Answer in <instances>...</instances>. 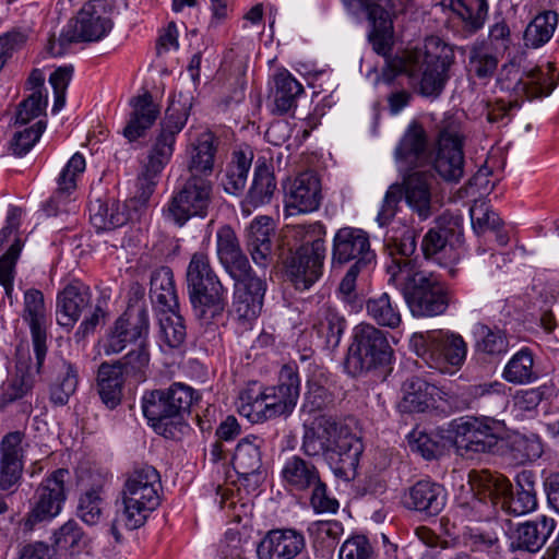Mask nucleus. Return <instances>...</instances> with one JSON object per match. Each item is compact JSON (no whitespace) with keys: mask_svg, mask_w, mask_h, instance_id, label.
Masks as SVG:
<instances>
[{"mask_svg":"<svg viewBox=\"0 0 559 559\" xmlns=\"http://www.w3.org/2000/svg\"><path fill=\"white\" fill-rule=\"evenodd\" d=\"M454 61L453 48L438 36H429L421 47L388 58L381 80L393 84L399 75L417 79V92L429 98L441 95L449 80L448 70Z\"/></svg>","mask_w":559,"mask_h":559,"instance_id":"1","label":"nucleus"},{"mask_svg":"<svg viewBox=\"0 0 559 559\" xmlns=\"http://www.w3.org/2000/svg\"><path fill=\"white\" fill-rule=\"evenodd\" d=\"M389 283L402 293L411 313L417 318L437 317L449 307L443 284L432 273L417 271L413 261L394 262L386 266Z\"/></svg>","mask_w":559,"mask_h":559,"instance_id":"2","label":"nucleus"},{"mask_svg":"<svg viewBox=\"0 0 559 559\" xmlns=\"http://www.w3.org/2000/svg\"><path fill=\"white\" fill-rule=\"evenodd\" d=\"M186 283L194 318L202 325H216L227 306V289L213 270L206 252L198 251L192 254L187 267Z\"/></svg>","mask_w":559,"mask_h":559,"instance_id":"3","label":"nucleus"},{"mask_svg":"<svg viewBox=\"0 0 559 559\" xmlns=\"http://www.w3.org/2000/svg\"><path fill=\"white\" fill-rule=\"evenodd\" d=\"M468 477L472 490L479 500L489 499L509 514H526L537 507L535 476L530 471L518 474L515 491L509 479L497 472L472 471Z\"/></svg>","mask_w":559,"mask_h":559,"instance_id":"4","label":"nucleus"},{"mask_svg":"<svg viewBox=\"0 0 559 559\" xmlns=\"http://www.w3.org/2000/svg\"><path fill=\"white\" fill-rule=\"evenodd\" d=\"M188 109L173 102L166 109L160 121V129L152 144L141 174L138 177V193L130 203L145 205L153 194L157 179L174 154L176 136L181 132L188 120Z\"/></svg>","mask_w":559,"mask_h":559,"instance_id":"5","label":"nucleus"},{"mask_svg":"<svg viewBox=\"0 0 559 559\" xmlns=\"http://www.w3.org/2000/svg\"><path fill=\"white\" fill-rule=\"evenodd\" d=\"M296 235L300 237L302 245L287 258L285 270L295 288L306 290L322 275L325 228L319 222L299 225Z\"/></svg>","mask_w":559,"mask_h":559,"instance_id":"6","label":"nucleus"},{"mask_svg":"<svg viewBox=\"0 0 559 559\" xmlns=\"http://www.w3.org/2000/svg\"><path fill=\"white\" fill-rule=\"evenodd\" d=\"M162 483L156 468L135 467L128 476L123 491L121 520L129 530L142 526L148 514L160 503Z\"/></svg>","mask_w":559,"mask_h":559,"instance_id":"7","label":"nucleus"},{"mask_svg":"<svg viewBox=\"0 0 559 559\" xmlns=\"http://www.w3.org/2000/svg\"><path fill=\"white\" fill-rule=\"evenodd\" d=\"M411 347L427 366L442 373L455 372L467 355V344L462 335L444 330L415 333Z\"/></svg>","mask_w":559,"mask_h":559,"instance_id":"8","label":"nucleus"},{"mask_svg":"<svg viewBox=\"0 0 559 559\" xmlns=\"http://www.w3.org/2000/svg\"><path fill=\"white\" fill-rule=\"evenodd\" d=\"M198 400L199 395L191 386L176 382L167 389L145 394L143 414L157 432L166 435L167 420L182 419Z\"/></svg>","mask_w":559,"mask_h":559,"instance_id":"9","label":"nucleus"},{"mask_svg":"<svg viewBox=\"0 0 559 559\" xmlns=\"http://www.w3.org/2000/svg\"><path fill=\"white\" fill-rule=\"evenodd\" d=\"M392 348L383 331L369 323L355 328L345 360L346 371L359 376L391 360Z\"/></svg>","mask_w":559,"mask_h":559,"instance_id":"10","label":"nucleus"},{"mask_svg":"<svg viewBox=\"0 0 559 559\" xmlns=\"http://www.w3.org/2000/svg\"><path fill=\"white\" fill-rule=\"evenodd\" d=\"M100 0L88 1L63 27L58 38L51 37L48 41V51L57 57L62 56L69 46L79 41H97L111 29L110 19L103 15L98 8Z\"/></svg>","mask_w":559,"mask_h":559,"instance_id":"11","label":"nucleus"},{"mask_svg":"<svg viewBox=\"0 0 559 559\" xmlns=\"http://www.w3.org/2000/svg\"><path fill=\"white\" fill-rule=\"evenodd\" d=\"M353 13L365 12L371 25L368 39L372 49L386 57L393 45L392 16L405 11L407 0H342Z\"/></svg>","mask_w":559,"mask_h":559,"instance_id":"12","label":"nucleus"},{"mask_svg":"<svg viewBox=\"0 0 559 559\" xmlns=\"http://www.w3.org/2000/svg\"><path fill=\"white\" fill-rule=\"evenodd\" d=\"M213 201V182L209 178L188 177L182 186L174 191L163 210L166 219L182 227L193 218H204Z\"/></svg>","mask_w":559,"mask_h":559,"instance_id":"13","label":"nucleus"},{"mask_svg":"<svg viewBox=\"0 0 559 559\" xmlns=\"http://www.w3.org/2000/svg\"><path fill=\"white\" fill-rule=\"evenodd\" d=\"M464 164L461 123L448 116L439 126L433 169L445 182L457 183L464 176Z\"/></svg>","mask_w":559,"mask_h":559,"instance_id":"14","label":"nucleus"},{"mask_svg":"<svg viewBox=\"0 0 559 559\" xmlns=\"http://www.w3.org/2000/svg\"><path fill=\"white\" fill-rule=\"evenodd\" d=\"M71 481L68 468H58L47 475L35 491V502L24 519V526L33 530L40 522L56 518L67 500V491Z\"/></svg>","mask_w":559,"mask_h":559,"instance_id":"15","label":"nucleus"},{"mask_svg":"<svg viewBox=\"0 0 559 559\" xmlns=\"http://www.w3.org/2000/svg\"><path fill=\"white\" fill-rule=\"evenodd\" d=\"M91 312L79 326L75 336L84 337L99 322L102 309L95 307L92 310V295L90 288L75 282L67 285L57 296V322L61 326L71 329L84 312Z\"/></svg>","mask_w":559,"mask_h":559,"instance_id":"16","label":"nucleus"},{"mask_svg":"<svg viewBox=\"0 0 559 559\" xmlns=\"http://www.w3.org/2000/svg\"><path fill=\"white\" fill-rule=\"evenodd\" d=\"M452 427L455 447L474 453L490 452L506 432L504 423L492 417L460 418Z\"/></svg>","mask_w":559,"mask_h":559,"instance_id":"17","label":"nucleus"},{"mask_svg":"<svg viewBox=\"0 0 559 559\" xmlns=\"http://www.w3.org/2000/svg\"><path fill=\"white\" fill-rule=\"evenodd\" d=\"M150 330L148 311L141 306L129 307L115 322L103 348L106 355L119 354L129 343L145 340Z\"/></svg>","mask_w":559,"mask_h":559,"instance_id":"18","label":"nucleus"},{"mask_svg":"<svg viewBox=\"0 0 559 559\" xmlns=\"http://www.w3.org/2000/svg\"><path fill=\"white\" fill-rule=\"evenodd\" d=\"M362 451L361 440L347 426L342 425L324 459L335 476L348 481L357 475Z\"/></svg>","mask_w":559,"mask_h":559,"instance_id":"19","label":"nucleus"},{"mask_svg":"<svg viewBox=\"0 0 559 559\" xmlns=\"http://www.w3.org/2000/svg\"><path fill=\"white\" fill-rule=\"evenodd\" d=\"M433 176L425 170L406 171L400 186L407 206L420 221L430 218L439 207L432 194Z\"/></svg>","mask_w":559,"mask_h":559,"instance_id":"20","label":"nucleus"},{"mask_svg":"<svg viewBox=\"0 0 559 559\" xmlns=\"http://www.w3.org/2000/svg\"><path fill=\"white\" fill-rule=\"evenodd\" d=\"M285 210L290 214L317 211L322 201L321 181L313 171H304L284 185Z\"/></svg>","mask_w":559,"mask_h":559,"instance_id":"21","label":"nucleus"},{"mask_svg":"<svg viewBox=\"0 0 559 559\" xmlns=\"http://www.w3.org/2000/svg\"><path fill=\"white\" fill-rule=\"evenodd\" d=\"M23 319L31 330L36 370H39L47 354V317L44 295L40 290L28 289L25 292Z\"/></svg>","mask_w":559,"mask_h":559,"instance_id":"22","label":"nucleus"},{"mask_svg":"<svg viewBox=\"0 0 559 559\" xmlns=\"http://www.w3.org/2000/svg\"><path fill=\"white\" fill-rule=\"evenodd\" d=\"M369 258V263L376 260L374 252L370 249L368 234L359 228H340L333 238L332 264L343 265L350 261L361 262Z\"/></svg>","mask_w":559,"mask_h":559,"instance_id":"23","label":"nucleus"},{"mask_svg":"<svg viewBox=\"0 0 559 559\" xmlns=\"http://www.w3.org/2000/svg\"><path fill=\"white\" fill-rule=\"evenodd\" d=\"M28 443L25 433L19 430L8 432L0 441L1 484L13 485L23 481Z\"/></svg>","mask_w":559,"mask_h":559,"instance_id":"24","label":"nucleus"},{"mask_svg":"<svg viewBox=\"0 0 559 559\" xmlns=\"http://www.w3.org/2000/svg\"><path fill=\"white\" fill-rule=\"evenodd\" d=\"M236 281V312L245 320L255 319L263 307L266 283L257 276L251 267L245 271L243 275L231 276Z\"/></svg>","mask_w":559,"mask_h":559,"instance_id":"25","label":"nucleus"},{"mask_svg":"<svg viewBox=\"0 0 559 559\" xmlns=\"http://www.w3.org/2000/svg\"><path fill=\"white\" fill-rule=\"evenodd\" d=\"M305 549L302 533L293 528H276L261 539L257 554L259 559H295Z\"/></svg>","mask_w":559,"mask_h":559,"instance_id":"26","label":"nucleus"},{"mask_svg":"<svg viewBox=\"0 0 559 559\" xmlns=\"http://www.w3.org/2000/svg\"><path fill=\"white\" fill-rule=\"evenodd\" d=\"M402 502L408 510L417 511L428 516H436L445 507L447 491L438 483L421 479L404 492Z\"/></svg>","mask_w":559,"mask_h":559,"instance_id":"27","label":"nucleus"},{"mask_svg":"<svg viewBox=\"0 0 559 559\" xmlns=\"http://www.w3.org/2000/svg\"><path fill=\"white\" fill-rule=\"evenodd\" d=\"M300 389V380L296 370L284 366L280 372V382L275 386H266L264 397L270 404L274 418L288 415L295 408Z\"/></svg>","mask_w":559,"mask_h":559,"instance_id":"28","label":"nucleus"},{"mask_svg":"<svg viewBox=\"0 0 559 559\" xmlns=\"http://www.w3.org/2000/svg\"><path fill=\"white\" fill-rule=\"evenodd\" d=\"M395 159L403 173L425 165L428 160V140L425 129L412 122L395 148Z\"/></svg>","mask_w":559,"mask_h":559,"instance_id":"29","label":"nucleus"},{"mask_svg":"<svg viewBox=\"0 0 559 559\" xmlns=\"http://www.w3.org/2000/svg\"><path fill=\"white\" fill-rule=\"evenodd\" d=\"M341 427L342 424L330 415L316 416L309 425L305 426L301 450L310 457H325Z\"/></svg>","mask_w":559,"mask_h":559,"instance_id":"30","label":"nucleus"},{"mask_svg":"<svg viewBox=\"0 0 559 559\" xmlns=\"http://www.w3.org/2000/svg\"><path fill=\"white\" fill-rule=\"evenodd\" d=\"M277 189L273 167L264 158H259L253 171L252 185L241 201V211L250 215L253 210L271 203Z\"/></svg>","mask_w":559,"mask_h":559,"instance_id":"31","label":"nucleus"},{"mask_svg":"<svg viewBox=\"0 0 559 559\" xmlns=\"http://www.w3.org/2000/svg\"><path fill=\"white\" fill-rule=\"evenodd\" d=\"M555 527L554 519L545 515L521 523L509 535L510 547L512 550L536 552L545 545Z\"/></svg>","mask_w":559,"mask_h":559,"instance_id":"32","label":"nucleus"},{"mask_svg":"<svg viewBox=\"0 0 559 559\" xmlns=\"http://www.w3.org/2000/svg\"><path fill=\"white\" fill-rule=\"evenodd\" d=\"M281 477L289 491L308 492L311 487L319 484L321 475L313 462L294 454L284 461Z\"/></svg>","mask_w":559,"mask_h":559,"instance_id":"33","label":"nucleus"},{"mask_svg":"<svg viewBox=\"0 0 559 559\" xmlns=\"http://www.w3.org/2000/svg\"><path fill=\"white\" fill-rule=\"evenodd\" d=\"M217 257L230 276H240L250 267L246 254L242 252L238 238L229 225L218 228L216 234Z\"/></svg>","mask_w":559,"mask_h":559,"instance_id":"34","label":"nucleus"},{"mask_svg":"<svg viewBox=\"0 0 559 559\" xmlns=\"http://www.w3.org/2000/svg\"><path fill=\"white\" fill-rule=\"evenodd\" d=\"M264 440L258 436H247L242 438L233 456V465L236 472L245 479L253 478L254 484L262 479V454L261 447Z\"/></svg>","mask_w":559,"mask_h":559,"instance_id":"35","label":"nucleus"},{"mask_svg":"<svg viewBox=\"0 0 559 559\" xmlns=\"http://www.w3.org/2000/svg\"><path fill=\"white\" fill-rule=\"evenodd\" d=\"M130 105L132 111L123 129V135L130 142H133L144 136L146 131L151 129L159 115V108L154 103L152 95L147 92L133 97L130 100Z\"/></svg>","mask_w":559,"mask_h":559,"instance_id":"36","label":"nucleus"},{"mask_svg":"<svg viewBox=\"0 0 559 559\" xmlns=\"http://www.w3.org/2000/svg\"><path fill=\"white\" fill-rule=\"evenodd\" d=\"M217 146L218 140L212 132L206 131L199 134L188 151L189 177L209 178L212 175Z\"/></svg>","mask_w":559,"mask_h":559,"instance_id":"37","label":"nucleus"},{"mask_svg":"<svg viewBox=\"0 0 559 559\" xmlns=\"http://www.w3.org/2000/svg\"><path fill=\"white\" fill-rule=\"evenodd\" d=\"M273 219L269 216L255 218L248 228V249L255 264L266 266L272 260Z\"/></svg>","mask_w":559,"mask_h":559,"instance_id":"38","label":"nucleus"},{"mask_svg":"<svg viewBox=\"0 0 559 559\" xmlns=\"http://www.w3.org/2000/svg\"><path fill=\"white\" fill-rule=\"evenodd\" d=\"M85 158L82 154L75 153L61 170L57 179V189L53 195L47 201L45 212L47 215H57L63 200L76 189V179L85 170Z\"/></svg>","mask_w":559,"mask_h":559,"instance_id":"39","label":"nucleus"},{"mask_svg":"<svg viewBox=\"0 0 559 559\" xmlns=\"http://www.w3.org/2000/svg\"><path fill=\"white\" fill-rule=\"evenodd\" d=\"M128 205L118 201L96 199L90 201V219L97 230H111L123 226L130 219Z\"/></svg>","mask_w":559,"mask_h":559,"instance_id":"40","label":"nucleus"},{"mask_svg":"<svg viewBox=\"0 0 559 559\" xmlns=\"http://www.w3.org/2000/svg\"><path fill=\"white\" fill-rule=\"evenodd\" d=\"M437 388L419 377L406 379L399 403L402 413H423L431 405Z\"/></svg>","mask_w":559,"mask_h":559,"instance_id":"41","label":"nucleus"},{"mask_svg":"<svg viewBox=\"0 0 559 559\" xmlns=\"http://www.w3.org/2000/svg\"><path fill=\"white\" fill-rule=\"evenodd\" d=\"M126 374L115 362H103L97 372V391L102 402L109 408H116L122 399Z\"/></svg>","mask_w":559,"mask_h":559,"instance_id":"42","label":"nucleus"},{"mask_svg":"<svg viewBox=\"0 0 559 559\" xmlns=\"http://www.w3.org/2000/svg\"><path fill=\"white\" fill-rule=\"evenodd\" d=\"M52 546L60 552L76 556L87 552L91 546L90 536L75 520H68L52 534Z\"/></svg>","mask_w":559,"mask_h":559,"instance_id":"43","label":"nucleus"},{"mask_svg":"<svg viewBox=\"0 0 559 559\" xmlns=\"http://www.w3.org/2000/svg\"><path fill=\"white\" fill-rule=\"evenodd\" d=\"M345 325V318L334 307L324 304L318 309L312 326L325 346L334 348L341 342Z\"/></svg>","mask_w":559,"mask_h":559,"instance_id":"44","label":"nucleus"},{"mask_svg":"<svg viewBox=\"0 0 559 559\" xmlns=\"http://www.w3.org/2000/svg\"><path fill=\"white\" fill-rule=\"evenodd\" d=\"M443 2L460 20L464 31L473 34L483 28L488 16L487 0H443Z\"/></svg>","mask_w":559,"mask_h":559,"instance_id":"45","label":"nucleus"},{"mask_svg":"<svg viewBox=\"0 0 559 559\" xmlns=\"http://www.w3.org/2000/svg\"><path fill=\"white\" fill-rule=\"evenodd\" d=\"M252 160L253 152L251 148L233 152L231 159L222 179V185L226 193L238 195L242 192L246 187Z\"/></svg>","mask_w":559,"mask_h":559,"instance_id":"46","label":"nucleus"},{"mask_svg":"<svg viewBox=\"0 0 559 559\" xmlns=\"http://www.w3.org/2000/svg\"><path fill=\"white\" fill-rule=\"evenodd\" d=\"M15 368V377L3 389L2 399L4 402L11 403L22 399L33 388L34 376L40 372V370H36V362L33 364L29 355L23 352L17 353Z\"/></svg>","mask_w":559,"mask_h":559,"instance_id":"47","label":"nucleus"},{"mask_svg":"<svg viewBox=\"0 0 559 559\" xmlns=\"http://www.w3.org/2000/svg\"><path fill=\"white\" fill-rule=\"evenodd\" d=\"M269 405L264 397L263 386L257 382L250 383L240 392L238 411L252 423L274 418Z\"/></svg>","mask_w":559,"mask_h":559,"instance_id":"48","label":"nucleus"},{"mask_svg":"<svg viewBox=\"0 0 559 559\" xmlns=\"http://www.w3.org/2000/svg\"><path fill=\"white\" fill-rule=\"evenodd\" d=\"M475 345L477 354L497 358L507 354L509 340L504 331L498 328H490L483 323L474 326Z\"/></svg>","mask_w":559,"mask_h":559,"instance_id":"49","label":"nucleus"},{"mask_svg":"<svg viewBox=\"0 0 559 559\" xmlns=\"http://www.w3.org/2000/svg\"><path fill=\"white\" fill-rule=\"evenodd\" d=\"M150 285L152 302L160 306L162 310L178 308L174 274L170 267L162 266L153 271Z\"/></svg>","mask_w":559,"mask_h":559,"instance_id":"50","label":"nucleus"},{"mask_svg":"<svg viewBox=\"0 0 559 559\" xmlns=\"http://www.w3.org/2000/svg\"><path fill=\"white\" fill-rule=\"evenodd\" d=\"M369 318L380 326L397 328L402 322L399 305L388 293L371 297L366 301Z\"/></svg>","mask_w":559,"mask_h":559,"instance_id":"51","label":"nucleus"},{"mask_svg":"<svg viewBox=\"0 0 559 559\" xmlns=\"http://www.w3.org/2000/svg\"><path fill=\"white\" fill-rule=\"evenodd\" d=\"M408 443L411 450L420 454L425 460H435L448 450L452 439L439 432L414 430L408 436Z\"/></svg>","mask_w":559,"mask_h":559,"instance_id":"52","label":"nucleus"},{"mask_svg":"<svg viewBox=\"0 0 559 559\" xmlns=\"http://www.w3.org/2000/svg\"><path fill=\"white\" fill-rule=\"evenodd\" d=\"M559 15L555 11L537 14L526 26L524 41L527 47L538 48L550 40L558 26Z\"/></svg>","mask_w":559,"mask_h":559,"instance_id":"53","label":"nucleus"},{"mask_svg":"<svg viewBox=\"0 0 559 559\" xmlns=\"http://www.w3.org/2000/svg\"><path fill=\"white\" fill-rule=\"evenodd\" d=\"M503 378L514 384L535 381L538 373L534 368V356L528 348H522L514 354L504 367Z\"/></svg>","mask_w":559,"mask_h":559,"instance_id":"54","label":"nucleus"},{"mask_svg":"<svg viewBox=\"0 0 559 559\" xmlns=\"http://www.w3.org/2000/svg\"><path fill=\"white\" fill-rule=\"evenodd\" d=\"M160 340L169 348H179L185 344L187 337V328L183 317L178 308L163 309L159 317Z\"/></svg>","mask_w":559,"mask_h":559,"instance_id":"55","label":"nucleus"},{"mask_svg":"<svg viewBox=\"0 0 559 559\" xmlns=\"http://www.w3.org/2000/svg\"><path fill=\"white\" fill-rule=\"evenodd\" d=\"M555 67L548 62L546 70L536 67L525 73L528 82H524L522 76L516 79L515 86H521L523 91L531 93L533 96H548L557 86L558 79L554 75Z\"/></svg>","mask_w":559,"mask_h":559,"instance_id":"56","label":"nucleus"},{"mask_svg":"<svg viewBox=\"0 0 559 559\" xmlns=\"http://www.w3.org/2000/svg\"><path fill=\"white\" fill-rule=\"evenodd\" d=\"M499 63L498 52H492L485 44L473 45L468 52L467 70L479 80L493 76Z\"/></svg>","mask_w":559,"mask_h":559,"instance_id":"57","label":"nucleus"},{"mask_svg":"<svg viewBox=\"0 0 559 559\" xmlns=\"http://www.w3.org/2000/svg\"><path fill=\"white\" fill-rule=\"evenodd\" d=\"M59 376L50 388V401L56 406H63L78 386V370L69 361L60 360Z\"/></svg>","mask_w":559,"mask_h":559,"instance_id":"58","label":"nucleus"},{"mask_svg":"<svg viewBox=\"0 0 559 559\" xmlns=\"http://www.w3.org/2000/svg\"><path fill=\"white\" fill-rule=\"evenodd\" d=\"M304 92L302 85L287 71L275 76L274 104L278 112L285 114L296 106V99Z\"/></svg>","mask_w":559,"mask_h":559,"instance_id":"59","label":"nucleus"},{"mask_svg":"<svg viewBox=\"0 0 559 559\" xmlns=\"http://www.w3.org/2000/svg\"><path fill=\"white\" fill-rule=\"evenodd\" d=\"M115 364L120 366L127 378H133L136 382L144 381L150 365V353L145 340H141L136 348L116 360Z\"/></svg>","mask_w":559,"mask_h":559,"instance_id":"60","label":"nucleus"},{"mask_svg":"<svg viewBox=\"0 0 559 559\" xmlns=\"http://www.w3.org/2000/svg\"><path fill=\"white\" fill-rule=\"evenodd\" d=\"M104 504L100 486L87 489L79 498L78 516L87 525H95L102 518Z\"/></svg>","mask_w":559,"mask_h":559,"instance_id":"61","label":"nucleus"},{"mask_svg":"<svg viewBox=\"0 0 559 559\" xmlns=\"http://www.w3.org/2000/svg\"><path fill=\"white\" fill-rule=\"evenodd\" d=\"M417 231L411 227L404 226L401 231L391 230L385 239L389 247H393L401 255L400 259H392L390 264L394 262H404L405 260L412 261L409 257L416 251L417 248Z\"/></svg>","mask_w":559,"mask_h":559,"instance_id":"62","label":"nucleus"},{"mask_svg":"<svg viewBox=\"0 0 559 559\" xmlns=\"http://www.w3.org/2000/svg\"><path fill=\"white\" fill-rule=\"evenodd\" d=\"M22 241L14 238L7 252L0 258V284L4 287L8 297L13 290L14 266L22 250Z\"/></svg>","mask_w":559,"mask_h":559,"instance_id":"63","label":"nucleus"},{"mask_svg":"<svg viewBox=\"0 0 559 559\" xmlns=\"http://www.w3.org/2000/svg\"><path fill=\"white\" fill-rule=\"evenodd\" d=\"M338 559H374V551L366 536L355 535L343 543Z\"/></svg>","mask_w":559,"mask_h":559,"instance_id":"64","label":"nucleus"}]
</instances>
